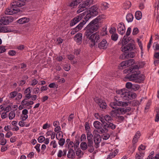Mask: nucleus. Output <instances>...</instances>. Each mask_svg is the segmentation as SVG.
I'll return each mask as SVG.
<instances>
[{
	"instance_id": "nucleus-1",
	"label": "nucleus",
	"mask_w": 159,
	"mask_h": 159,
	"mask_svg": "<svg viewBox=\"0 0 159 159\" xmlns=\"http://www.w3.org/2000/svg\"><path fill=\"white\" fill-rule=\"evenodd\" d=\"M139 69V67L138 65L129 68L127 71L129 74L126 75L125 78L130 81L141 83L144 80L145 78L144 76L140 74Z\"/></svg>"
},
{
	"instance_id": "nucleus-2",
	"label": "nucleus",
	"mask_w": 159,
	"mask_h": 159,
	"mask_svg": "<svg viewBox=\"0 0 159 159\" xmlns=\"http://www.w3.org/2000/svg\"><path fill=\"white\" fill-rule=\"evenodd\" d=\"M26 0H17L11 3L12 7L6 9L5 11L6 15H13L20 11V10L17 7H20L25 4V1Z\"/></svg>"
},
{
	"instance_id": "nucleus-3",
	"label": "nucleus",
	"mask_w": 159,
	"mask_h": 159,
	"mask_svg": "<svg viewBox=\"0 0 159 159\" xmlns=\"http://www.w3.org/2000/svg\"><path fill=\"white\" fill-rule=\"evenodd\" d=\"M117 94L124 100H129L135 98L136 94L129 91L125 89L116 90Z\"/></svg>"
},
{
	"instance_id": "nucleus-4",
	"label": "nucleus",
	"mask_w": 159,
	"mask_h": 159,
	"mask_svg": "<svg viewBox=\"0 0 159 159\" xmlns=\"http://www.w3.org/2000/svg\"><path fill=\"white\" fill-rule=\"evenodd\" d=\"M128 102H122L119 100L115 99L114 101L113 102H111L110 104V106L113 109H115V111L117 115L118 114H120L123 113L122 108H117L116 106H122L123 107H126L128 106Z\"/></svg>"
},
{
	"instance_id": "nucleus-5",
	"label": "nucleus",
	"mask_w": 159,
	"mask_h": 159,
	"mask_svg": "<svg viewBox=\"0 0 159 159\" xmlns=\"http://www.w3.org/2000/svg\"><path fill=\"white\" fill-rule=\"evenodd\" d=\"M99 28V26L95 25L92 21L84 28L85 30L84 36L86 37H89L93 33L96 31Z\"/></svg>"
},
{
	"instance_id": "nucleus-6",
	"label": "nucleus",
	"mask_w": 159,
	"mask_h": 159,
	"mask_svg": "<svg viewBox=\"0 0 159 159\" xmlns=\"http://www.w3.org/2000/svg\"><path fill=\"white\" fill-rule=\"evenodd\" d=\"M92 43L91 45L94 46L96 43H98L99 41L100 36L99 34L97 33L92 34L89 37H86Z\"/></svg>"
},
{
	"instance_id": "nucleus-7",
	"label": "nucleus",
	"mask_w": 159,
	"mask_h": 159,
	"mask_svg": "<svg viewBox=\"0 0 159 159\" xmlns=\"http://www.w3.org/2000/svg\"><path fill=\"white\" fill-rule=\"evenodd\" d=\"M84 15L85 14L83 13L73 18L70 21V26H74L78 23L83 18Z\"/></svg>"
},
{
	"instance_id": "nucleus-8",
	"label": "nucleus",
	"mask_w": 159,
	"mask_h": 159,
	"mask_svg": "<svg viewBox=\"0 0 159 159\" xmlns=\"http://www.w3.org/2000/svg\"><path fill=\"white\" fill-rule=\"evenodd\" d=\"M13 18L11 16H5L1 18L0 20V25H6L12 22Z\"/></svg>"
},
{
	"instance_id": "nucleus-9",
	"label": "nucleus",
	"mask_w": 159,
	"mask_h": 159,
	"mask_svg": "<svg viewBox=\"0 0 159 159\" xmlns=\"http://www.w3.org/2000/svg\"><path fill=\"white\" fill-rule=\"evenodd\" d=\"M85 24V22L84 21L80 22L75 27L71 30L70 34L72 35L75 34L80 30H81Z\"/></svg>"
},
{
	"instance_id": "nucleus-10",
	"label": "nucleus",
	"mask_w": 159,
	"mask_h": 159,
	"mask_svg": "<svg viewBox=\"0 0 159 159\" xmlns=\"http://www.w3.org/2000/svg\"><path fill=\"white\" fill-rule=\"evenodd\" d=\"M94 141L95 143V147L97 148L99 147V143L101 141V138L100 135L98 133L93 134Z\"/></svg>"
},
{
	"instance_id": "nucleus-11",
	"label": "nucleus",
	"mask_w": 159,
	"mask_h": 159,
	"mask_svg": "<svg viewBox=\"0 0 159 159\" xmlns=\"http://www.w3.org/2000/svg\"><path fill=\"white\" fill-rule=\"evenodd\" d=\"M94 100L95 102L98 104L100 108L102 109H105L106 108L107 104L103 100L98 98H95Z\"/></svg>"
},
{
	"instance_id": "nucleus-12",
	"label": "nucleus",
	"mask_w": 159,
	"mask_h": 159,
	"mask_svg": "<svg viewBox=\"0 0 159 159\" xmlns=\"http://www.w3.org/2000/svg\"><path fill=\"white\" fill-rule=\"evenodd\" d=\"M134 46L133 44L129 43L125 46H122L121 49L123 52H128L133 50Z\"/></svg>"
},
{
	"instance_id": "nucleus-13",
	"label": "nucleus",
	"mask_w": 159,
	"mask_h": 159,
	"mask_svg": "<svg viewBox=\"0 0 159 159\" xmlns=\"http://www.w3.org/2000/svg\"><path fill=\"white\" fill-rule=\"evenodd\" d=\"M133 59H130L128 60L123 61L120 64V66L122 67V68H125L126 67H128L132 65L134 63Z\"/></svg>"
},
{
	"instance_id": "nucleus-14",
	"label": "nucleus",
	"mask_w": 159,
	"mask_h": 159,
	"mask_svg": "<svg viewBox=\"0 0 159 159\" xmlns=\"http://www.w3.org/2000/svg\"><path fill=\"white\" fill-rule=\"evenodd\" d=\"M105 18V16L103 15H101L98 16L95 19L92 21L95 25L99 26L98 23H102L103 21V19Z\"/></svg>"
},
{
	"instance_id": "nucleus-15",
	"label": "nucleus",
	"mask_w": 159,
	"mask_h": 159,
	"mask_svg": "<svg viewBox=\"0 0 159 159\" xmlns=\"http://www.w3.org/2000/svg\"><path fill=\"white\" fill-rule=\"evenodd\" d=\"M98 7L97 6L94 5L92 6L90 9L89 12L91 14V15L93 16H97L98 13Z\"/></svg>"
},
{
	"instance_id": "nucleus-16",
	"label": "nucleus",
	"mask_w": 159,
	"mask_h": 159,
	"mask_svg": "<svg viewBox=\"0 0 159 159\" xmlns=\"http://www.w3.org/2000/svg\"><path fill=\"white\" fill-rule=\"evenodd\" d=\"M116 125L114 124L108 122L106 123V124L103 126V128L106 130H108L109 129H114L116 128Z\"/></svg>"
},
{
	"instance_id": "nucleus-17",
	"label": "nucleus",
	"mask_w": 159,
	"mask_h": 159,
	"mask_svg": "<svg viewBox=\"0 0 159 159\" xmlns=\"http://www.w3.org/2000/svg\"><path fill=\"white\" fill-rule=\"evenodd\" d=\"M117 30L119 34H123L125 33V28L123 23L121 22L119 24Z\"/></svg>"
},
{
	"instance_id": "nucleus-18",
	"label": "nucleus",
	"mask_w": 159,
	"mask_h": 159,
	"mask_svg": "<svg viewBox=\"0 0 159 159\" xmlns=\"http://www.w3.org/2000/svg\"><path fill=\"white\" fill-rule=\"evenodd\" d=\"M83 39V35L81 33H78L74 37V40L77 43H80L82 42Z\"/></svg>"
},
{
	"instance_id": "nucleus-19",
	"label": "nucleus",
	"mask_w": 159,
	"mask_h": 159,
	"mask_svg": "<svg viewBox=\"0 0 159 159\" xmlns=\"http://www.w3.org/2000/svg\"><path fill=\"white\" fill-rule=\"evenodd\" d=\"M111 29H112V28ZM115 30V29L114 28V29H112V30L111 29L110 30V32L111 34H112L111 36V39L114 41H116L118 39V35L117 34L114 33Z\"/></svg>"
},
{
	"instance_id": "nucleus-20",
	"label": "nucleus",
	"mask_w": 159,
	"mask_h": 159,
	"mask_svg": "<svg viewBox=\"0 0 159 159\" xmlns=\"http://www.w3.org/2000/svg\"><path fill=\"white\" fill-rule=\"evenodd\" d=\"M93 0H87L83 2L82 4H80V6H81L83 7H84L86 9L87 7H89L93 2Z\"/></svg>"
},
{
	"instance_id": "nucleus-21",
	"label": "nucleus",
	"mask_w": 159,
	"mask_h": 159,
	"mask_svg": "<svg viewBox=\"0 0 159 159\" xmlns=\"http://www.w3.org/2000/svg\"><path fill=\"white\" fill-rule=\"evenodd\" d=\"M107 44L106 40H103L98 44V47L100 49H104L107 48Z\"/></svg>"
},
{
	"instance_id": "nucleus-22",
	"label": "nucleus",
	"mask_w": 159,
	"mask_h": 159,
	"mask_svg": "<svg viewBox=\"0 0 159 159\" xmlns=\"http://www.w3.org/2000/svg\"><path fill=\"white\" fill-rule=\"evenodd\" d=\"M75 152L73 149H70L67 154V157L69 158L73 159L75 157Z\"/></svg>"
},
{
	"instance_id": "nucleus-23",
	"label": "nucleus",
	"mask_w": 159,
	"mask_h": 159,
	"mask_svg": "<svg viewBox=\"0 0 159 159\" xmlns=\"http://www.w3.org/2000/svg\"><path fill=\"white\" fill-rule=\"evenodd\" d=\"M11 32V30L9 26H1V33H9Z\"/></svg>"
},
{
	"instance_id": "nucleus-24",
	"label": "nucleus",
	"mask_w": 159,
	"mask_h": 159,
	"mask_svg": "<svg viewBox=\"0 0 159 159\" xmlns=\"http://www.w3.org/2000/svg\"><path fill=\"white\" fill-rule=\"evenodd\" d=\"M95 116L97 118V119H98L102 122L103 126L105 125L106 123H107V122H105V119H104V116H102V117L99 116L98 114H95Z\"/></svg>"
},
{
	"instance_id": "nucleus-25",
	"label": "nucleus",
	"mask_w": 159,
	"mask_h": 159,
	"mask_svg": "<svg viewBox=\"0 0 159 159\" xmlns=\"http://www.w3.org/2000/svg\"><path fill=\"white\" fill-rule=\"evenodd\" d=\"M29 21V18L24 17L20 18L18 20V23L20 24H23L28 22Z\"/></svg>"
},
{
	"instance_id": "nucleus-26",
	"label": "nucleus",
	"mask_w": 159,
	"mask_h": 159,
	"mask_svg": "<svg viewBox=\"0 0 159 159\" xmlns=\"http://www.w3.org/2000/svg\"><path fill=\"white\" fill-rule=\"evenodd\" d=\"M133 19V16L130 13H128L126 16V19L128 22H132Z\"/></svg>"
},
{
	"instance_id": "nucleus-27",
	"label": "nucleus",
	"mask_w": 159,
	"mask_h": 159,
	"mask_svg": "<svg viewBox=\"0 0 159 159\" xmlns=\"http://www.w3.org/2000/svg\"><path fill=\"white\" fill-rule=\"evenodd\" d=\"M131 38L127 36H125L122 40V43L123 44H126L131 40Z\"/></svg>"
},
{
	"instance_id": "nucleus-28",
	"label": "nucleus",
	"mask_w": 159,
	"mask_h": 159,
	"mask_svg": "<svg viewBox=\"0 0 159 159\" xmlns=\"http://www.w3.org/2000/svg\"><path fill=\"white\" fill-rule=\"evenodd\" d=\"M85 14L86 15L84 18L85 20H83L82 21H84L86 24V22L88 21L89 19L91 18L93 16L91 15V14L89 12L86 13L85 12Z\"/></svg>"
},
{
	"instance_id": "nucleus-29",
	"label": "nucleus",
	"mask_w": 159,
	"mask_h": 159,
	"mask_svg": "<svg viewBox=\"0 0 159 159\" xmlns=\"http://www.w3.org/2000/svg\"><path fill=\"white\" fill-rule=\"evenodd\" d=\"M131 6V3L129 1H127L124 3L123 8L125 9H129Z\"/></svg>"
},
{
	"instance_id": "nucleus-30",
	"label": "nucleus",
	"mask_w": 159,
	"mask_h": 159,
	"mask_svg": "<svg viewBox=\"0 0 159 159\" xmlns=\"http://www.w3.org/2000/svg\"><path fill=\"white\" fill-rule=\"evenodd\" d=\"M135 17L136 19L137 20H140L142 16V13L139 11H136L135 13Z\"/></svg>"
},
{
	"instance_id": "nucleus-31",
	"label": "nucleus",
	"mask_w": 159,
	"mask_h": 159,
	"mask_svg": "<svg viewBox=\"0 0 159 159\" xmlns=\"http://www.w3.org/2000/svg\"><path fill=\"white\" fill-rule=\"evenodd\" d=\"M146 148V147L145 146L143 145L142 144L138 148V150L139 151V152L137 153H142L143 154V156L144 155L145 152H142V150H145Z\"/></svg>"
},
{
	"instance_id": "nucleus-32",
	"label": "nucleus",
	"mask_w": 159,
	"mask_h": 159,
	"mask_svg": "<svg viewBox=\"0 0 159 159\" xmlns=\"http://www.w3.org/2000/svg\"><path fill=\"white\" fill-rule=\"evenodd\" d=\"M94 126L97 129H99L101 127L102 125L101 123L97 121H96L93 122Z\"/></svg>"
},
{
	"instance_id": "nucleus-33",
	"label": "nucleus",
	"mask_w": 159,
	"mask_h": 159,
	"mask_svg": "<svg viewBox=\"0 0 159 159\" xmlns=\"http://www.w3.org/2000/svg\"><path fill=\"white\" fill-rule=\"evenodd\" d=\"M79 4V2L76 0H74L69 4V6L70 7H74Z\"/></svg>"
},
{
	"instance_id": "nucleus-34",
	"label": "nucleus",
	"mask_w": 159,
	"mask_h": 159,
	"mask_svg": "<svg viewBox=\"0 0 159 159\" xmlns=\"http://www.w3.org/2000/svg\"><path fill=\"white\" fill-rule=\"evenodd\" d=\"M87 136L88 141H93L92 137H93V135L90 131H88L87 132Z\"/></svg>"
},
{
	"instance_id": "nucleus-35",
	"label": "nucleus",
	"mask_w": 159,
	"mask_h": 159,
	"mask_svg": "<svg viewBox=\"0 0 159 159\" xmlns=\"http://www.w3.org/2000/svg\"><path fill=\"white\" fill-rule=\"evenodd\" d=\"M140 88V86L138 84H133L131 90L135 91L138 90Z\"/></svg>"
},
{
	"instance_id": "nucleus-36",
	"label": "nucleus",
	"mask_w": 159,
	"mask_h": 159,
	"mask_svg": "<svg viewBox=\"0 0 159 159\" xmlns=\"http://www.w3.org/2000/svg\"><path fill=\"white\" fill-rule=\"evenodd\" d=\"M104 119H105V121L107 123L109 122V121L113 120L112 117L108 115H106L104 116Z\"/></svg>"
},
{
	"instance_id": "nucleus-37",
	"label": "nucleus",
	"mask_w": 159,
	"mask_h": 159,
	"mask_svg": "<svg viewBox=\"0 0 159 159\" xmlns=\"http://www.w3.org/2000/svg\"><path fill=\"white\" fill-rule=\"evenodd\" d=\"M127 56V58H133L135 56V53L134 52H126Z\"/></svg>"
},
{
	"instance_id": "nucleus-38",
	"label": "nucleus",
	"mask_w": 159,
	"mask_h": 159,
	"mask_svg": "<svg viewBox=\"0 0 159 159\" xmlns=\"http://www.w3.org/2000/svg\"><path fill=\"white\" fill-rule=\"evenodd\" d=\"M116 155V153L115 152H111L107 156V159H111L114 157Z\"/></svg>"
},
{
	"instance_id": "nucleus-39",
	"label": "nucleus",
	"mask_w": 159,
	"mask_h": 159,
	"mask_svg": "<svg viewBox=\"0 0 159 159\" xmlns=\"http://www.w3.org/2000/svg\"><path fill=\"white\" fill-rule=\"evenodd\" d=\"M143 154L142 153H136L135 156L136 159H143Z\"/></svg>"
},
{
	"instance_id": "nucleus-40",
	"label": "nucleus",
	"mask_w": 159,
	"mask_h": 159,
	"mask_svg": "<svg viewBox=\"0 0 159 159\" xmlns=\"http://www.w3.org/2000/svg\"><path fill=\"white\" fill-rule=\"evenodd\" d=\"M142 101V99H141L140 101L134 100L133 102V105L134 106H139L140 104Z\"/></svg>"
},
{
	"instance_id": "nucleus-41",
	"label": "nucleus",
	"mask_w": 159,
	"mask_h": 159,
	"mask_svg": "<svg viewBox=\"0 0 159 159\" xmlns=\"http://www.w3.org/2000/svg\"><path fill=\"white\" fill-rule=\"evenodd\" d=\"M15 112L14 111H11L9 114V118L10 120H12L15 117Z\"/></svg>"
},
{
	"instance_id": "nucleus-42",
	"label": "nucleus",
	"mask_w": 159,
	"mask_h": 159,
	"mask_svg": "<svg viewBox=\"0 0 159 159\" xmlns=\"http://www.w3.org/2000/svg\"><path fill=\"white\" fill-rule=\"evenodd\" d=\"M74 146L75 148H77V146L76 144H75L73 142L70 141L68 145V148L69 149H72V148H73Z\"/></svg>"
},
{
	"instance_id": "nucleus-43",
	"label": "nucleus",
	"mask_w": 159,
	"mask_h": 159,
	"mask_svg": "<svg viewBox=\"0 0 159 159\" xmlns=\"http://www.w3.org/2000/svg\"><path fill=\"white\" fill-rule=\"evenodd\" d=\"M80 147L83 150H85L87 148V145L85 142H82L80 144Z\"/></svg>"
},
{
	"instance_id": "nucleus-44",
	"label": "nucleus",
	"mask_w": 159,
	"mask_h": 159,
	"mask_svg": "<svg viewBox=\"0 0 159 159\" xmlns=\"http://www.w3.org/2000/svg\"><path fill=\"white\" fill-rule=\"evenodd\" d=\"M18 92L16 91L11 92L10 94L9 98H15Z\"/></svg>"
},
{
	"instance_id": "nucleus-45",
	"label": "nucleus",
	"mask_w": 159,
	"mask_h": 159,
	"mask_svg": "<svg viewBox=\"0 0 159 159\" xmlns=\"http://www.w3.org/2000/svg\"><path fill=\"white\" fill-rule=\"evenodd\" d=\"M102 137L103 140H106L110 138V135L108 133L104 134Z\"/></svg>"
},
{
	"instance_id": "nucleus-46",
	"label": "nucleus",
	"mask_w": 159,
	"mask_h": 159,
	"mask_svg": "<svg viewBox=\"0 0 159 159\" xmlns=\"http://www.w3.org/2000/svg\"><path fill=\"white\" fill-rule=\"evenodd\" d=\"M79 9L77 11V13L78 14H79L82 11L85 10L86 9L84 7H83L81 6V7L80 6V4L79 6Z\"/></svg>"
},
{
	"instance_id": "nucleus-47",
	"label": "nucleus",
	"mask_w": 159,
	"mask_h": 159,
	"mask_svg": "<svg viewBox=\"0 0 159 159\" xmlns=\"http://www.w3.org/2000/svg\"><path fill=\"white\" fill-rule=\"evenodd\" d=\"M65 140L64 139L61 138L58 141V144L61 146H63L65 143Z\"/></svg>"
},
{
	"instance_id": "nucleus-48",
	"label": "nucleus",
	"mask_w": 159,
	"mask_h": 159,
	"mask_svg": "<svg viewBox=\"0 0 159 159\" xmlns=\"http://www.w3.org/2000/svg\"><path fill=\"white\" fill-rule=\"evenodd\" d=\"M138 139L136 138L135 137H134L132 140V143L134 148H135L136 146L135 145V144L138 141Z\"/></svg>"
},
{
	"instance_id": "nucleus-49",
	"label": "nucleus",
	"mask_w": 159,
	"mask_h": 159,
	"mask_svg": "<svg viewBox=\"0 0 159 159\" xmlns=\"http://www.w3.org/2000/svg\"><path fill=\"white\" fill-rule=\"evenodd\" d=\"M116 118L117 120L118 121L120 122H122L124 119V117L123 116H117L116 117Z\"/></svg>"
},
{
	"instance_id": "nucleus-50",
	"label": "nucleus",
	"mask_w": 159,
	"mask_h": 159,
	"mask_svg": "<svg viewBox=\"0 0 159 159\" xmlns=\"http://www.w3.org/2000/svg\"><path fill=\"white\" fill-rule=\"evenodd\" d=\"M101 7L102 9H106L108 7V4L106 2L102 3L101 4Z\"/></svg>"
},
{
	"instance_id": "nucleus-51",
	"label": "nucleus",
	"mask_w": 159,
	"mask_h": 159,
	"mask_svg": "<svg viewBox=\"0 0 159 159\" xmlns=\"http://www.w3.org/2000/svg\"><path fill=\"white\" fill-rule=\"evenodd\" d=\"M132 85L133 84H132L131 83L128 82L126 84V87L128 89L131 90Z\"/></svg>"
},
{
	"instance_id": "nucleus-52",
	"label": "nucleus",
	"mask_w": 159,
	"mask_h": 159,
	"mask_svg": "<svg viewBox=\"0 0 159 159\" xmlns=\"http://www.w3.org/2000/svg\"><path fill=\"white\" fill-rule=\"evenodd\" d=\"M153 47L155 50H159V44L157 43H154L153 44Z\"/></svg>"
},
{
	"instance_id": "nucleus-53",
	"label": "nucleus",
	"mask_w": 159,
	"mask_h": 159,
	"mask_svg": "<svg viewBox=\"0 0 159 159\" xmlns=\"http://www.w3.org/2000/svg\"><path fill=\"white\" fill-rule=\"evenodd\" d=\"M7 143V140L4 138L0 139V144L2 145H4Z\"/></svg>"
},
{
	"instance_id": "nucleus-54",
	"label": "nucleus",
	"mask_w": 159,
	"mask_h": 159,
	"mask_svg": "<svg viewBox=\"0 0 159 159\" xmlns=\"http://www.w3.org/2000/svg\"><path fill=\"white\" fill-rule=\"evenodd\" d=\"M124 52V53L120 55V58L121 59H124L125 58H127V54L126 52Z\"/></svg>"
},
{
	"instance_id": "nucleus-55",
	"label": "nucleus",
	"mask_w": 159,
	"mask_h": 159,
	"mask_svg": "<svg viewBox=\"0 0 159 159\" xmlns=\"http://www.w3.org/2000/svg\"><path fill=\"white\" fill-rule=\"evenodd\" d=\"M45 140V137L42 136L39 137L38 139V142L39 143H41L44 141Z\"/></svg>"
},
{
	"instance_id": "nucleus-56",
	"label": "nucleus",
	"mask_w": 159,
	"mask_h": 159,
	"mask_svg": "<svg viewBox=\"0 0 159 159\" xmlns=\"http://www.w3.org/2000/svg\"><path fill=\"white\" fill-rule=\"evenodd\" d=\"M110 114L111 117H114L116 118L117 116L115 110L111 111L110 112Z\"/></svg>"
},
{
	"instance_id": "nucleus-57",
	"label": "nucleus",
	"mask_w": 159,
	"mask_h": 159,
	"mask_svg": "<svg viewBox=\"0 0 159 159\" xmlns=\"http://www.w3.org/2000/svg\"><path fill=\"white\" fill-rule=\"evenodd\" d=\"M84 126L86 130L88 131H89V129H90V127L88 122H86L85 123Z\"/></svg>"
},
{
	"instance_id": "nucleus-58",
	"label": "nucleus",
	"mask_w": 159,
	"mask_h": 159,
	"mask_svg": "<svg viewBox=\"0 0 159 159\" xmlns=\"http://www.w3.org/2000/svg\"><path fill=\"white\" fill-rule=\"evenodd\" d=\"M97 131L99 134H102L105 132V130L101 127L100 128L97 129Z\"/></svg>"
},
{
	"instance_id": "nucleus-59",
	"label": "nucleus",
	"mask_w": 159,
	"mask_h": 159,
	"mask_svg": "<svg viewBox=\"0 0 159 159\" xmlns=\"http://www.w3.org/2000/svg\"><path fill=\"white\" fill-rule=\"evenodd\" d=\"M154 153V151H151L147 159H152Z\"/></svg>"
},
{
	"instance_id": "nucleus-60",
	"label": "nucleus",
	"mask_w": 159,
	"mask_h": 159,
	"mask_svg": "<svg viewBox=\"0 0 159 159\" xmlns=\"http://www.w3.org/2000/svg\"><path fill=\"white\" fill-rule=\"evenodd\" d=\"M131 108L130 107H128L126 108H122L123 112L125 113L126 112L129 111L131 110Z\"/></svg>"
},
{
	"instance_id": "nucleus-61",
	"label": "nucleus",
	"mask_w": 159,
	"mask_h": 159,
	"mask_svg": "<svg viewBox=\"0 0 159 159\" xmlns=\"http://www.w3.org/2000/svg\"><path fill=\"white\" fill-rule=\"evenodd\" d=\"M31 91L30 88V87H28L25 90L24 93L25 94H27L31 93Z\"/></svg>"
},
{
	"instance_id": "nucleus-62",
	"label": "nucleus",
	"mask_w": 159,
	"mask_h": 159,
	"mask_svg": "<svg viewBox=\"0 0 159 159\" xmlns=\"http://www.w3.org/2000/svg\"><path fill=\"white\" fill-rule=\"evenodd\" d=\"M8 54L9 55L11 56H15L16 54V52L14 50H10V51L8 53Z\"/></svg>"
},
{
	"instance_id": "nucleus-63",
	"label": "nucleus",
	"mask_w": 159,
	"mask_h": 159,
	"mask_svg": "<svg viewBox=\"0 0 159 159\" xmlns=\"http://www.w3.org/2000/svg\"><path fill=\"white\" fill-rule=\"evenodd\" d=\"M62 156H63V152L61 150H59L57 154V157H61Z\"/></svg>"
},
{
	"instance_id": "nucleus-64",
	"label": "nucleus",
	"mask_w": 159,
	"mask_h": 159,
	"mask_svg": "<svg viewBox=\"0 0 159 159\" xmlns=\"http://www.w3.org/2000/svg\"><path fill=\"white\" fill-rule=\"evenodd\" d=\"M57 85L55 83H52L49 84L48 87L50 88H57L56 87Z\"/></svg>"
}]
</instances>
